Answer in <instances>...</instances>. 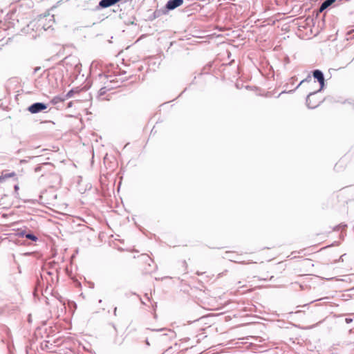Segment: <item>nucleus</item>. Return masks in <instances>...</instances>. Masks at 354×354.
Masks as SVG:
<instances>
[{
	"instance_id": "1",
	"label": "nucleus",
	"mask_w": 354,
	"mask_h": 354,
	"mask_svg": "<svg viewBox=\"0 0 354 354\" xmlns=\"http://www.w3.org/2000/svg\"><path fill=\"white\" fill-rule=\"evenodd\" d=\"M136 259L135 265L143 272H149L151 263H153L152 259L147 254H138L137 257L134 256Z\"/></svg>"
},
{
	"instance_id": "2",
	"label": "nucleus",
	"mask_w": 354,
	"mask_h": 354,
	"mask_svg": "<svg viewBox=\"0 0 354 354\" xmlns=\"http://www.w3.org/2000/svg\"><path fill=\"white\" fill-rule=\"evenodd\" d=\"M46 108H47V106L45 104L40 103V102H37V103H35V104H32L31 106H30L28 108V110L31 113H37L40 112V111H41L43 110H45Z\"/></svg>"
},
{
	"instance_id": "3",
	"label": "nucleus",
	"mask_w": 354,
	"mask_h": 354,
	"mask_svg": "<svg viewBox=\"0 0 354 354\" xmlns=\"http://www.w3.org/2000/svg\"><path fill=\"white\" fill-rule=\"evenodd\" d=\"M183 3V0H169L167 4V8L169 10H173L181 6Z\"/></svg>"
},
{
	"instance_id": "4",
	"label": "nucleus",
	"mask_w": 354,
	"mask_h": 354,
	"mask_svg": "<svg viewBox=\"0 0 354 354\" xmlns=\"http://www.w3.org/2000/svg\"><path fill=\"white\" fill-rule=\"evenodd\" d=\"M313 77L318 80L321 85V88H322L324 84V77L322 71L315 70L313 72Z\"/></svg>"
},
{
	"instance_id": "5",
	"label": "nucleus",
	"mask_w": 354,
	"mask_h": 354,
	"mask_svg": "<svg viewBox=\"0 0 354 354\" xmlns=\"http://www.w3.org/2000/svg\"><path fill=\"white\" fill-rule=\"evenodd\" d=\"M15 176H16V174L15 172L3 174L2 175L0 176V183H3L6 179L8 178H12Z\"/></svg>"
},
{
	"instance_id": "6",
	"label": "nucleus",
	"mask_w": 354,
	"mask_h": 354,
	"mask_svg": "<svg viewBox=\"0 0 354 354\" xmlns=\"http://www.w3.org/2000/svg\"><path fill=\"white\" fill-rule=\"evenodd\" d=\"M335 1V0H326L324 2L322 3L320 10L322 11L323 10L328 8L329 6H330L332 3H333Z\"/></svg>"
},
{
	"instance_id": "7",
	"label": "nucleus",
	"mask_w": 354,
	"mask_h": 354,
	"mask_svg": "<svg viewBox=\"0 0 354 354\" xmlns=\"http://www.w3.org/2000/svg\"><path fill=\"white\" fill-rule=\"evenodd\" d=\"M64 100V99H62L59 97H55L52 99L51 103H53V104H55L58 102H63Z\"/></svg>"
},
{
	"instance_id": "8",
	"label": "nucleus",
	"mask_w": 354,
	"mask_h": 354,
	"mask_svg": "<svg viewBox=\"0 0 354 354\" xmlns=\"http://www.w3.org/2000/svg\"><path fill=\"white\" fill-rule=\"evenodd\" d=\"M313 97V95H309L307 97V100H306V102H307V104L309 107L310 108H314L316 106V105H311L310 104V102H311V98Z\"/></svg>"
},
{
	"instance_id": "9",
	"label": "nucleus",
	"mask_w": 354,
	"mask_h": 354,
	"mask_svg": "<svg viewBox=\"0 0 354 354\" xmlns=\"http://www.w3.org/2000/svg\"><path fill=\"white\" fill-rule=\"evenodd\" d=\"M26 237L28 239H30L32 241H36L37 240V238L36 236H35L34 234H27L26 235Z\"/></svg>"
},
{
	"instance_id": "10",
	"label": "nucleus",
	"mask_w": 354,
	"mask_h": 354,
	"mask_svg": "<svg viewBox=\"0 0 354 354\" xmlns=\"http://www.w3.org/2000/svg\"><path fill=\"white\" fill-rule=\"evenodd\" d=\"M14 188H15V192L17 194L18 191L19 189V185H16Z\"/></svg>"
},
{
	"instance_id": "11",
	"label": "nucleus",
	"mask_w": 354,
	"mask_h": 354,
	"mask_svg": "<svg viewBox=\"0 0 354 354\" xmlns=\"http://www.w3.org/2000/svg\"><path fill=\"white\" fill-rule=\"evenodd\" d=\"M351 321H352V319H348V318H346V322L347 323H350Z\"/></svg>"
},
{
	"instance_id": "12",
	"label": "nucleus",
	"mask_w": 354,
	"mask_h": 354,
	"mask_svg": "<svg viewBox=\"0 0 354 354\" xmlns=\"http://www.w3.org/2000/svg\"><path fill=\"white\" fill-rule=\"evenodd\" d=\"M296 253L299 254V253H300V251H299V252H292L291 253V255H293V254H296Z\"/></svg>"
},
{
	"instance_id": "13",
	"label": "nucleus",
	"mask_w": 354,
	"mask_h": 354,
	"mask_svg": "<svg viewBox=\"0 0 354 354\" xmlns=\"http://www.w3.org/2000/svg\"><path fill=\"white\" fill-rule=\"evenodd\" d=\"M236 262H238V263H244V261H235Z\"/></svg>"
},
{
	"instance_id": "14",
	"label": "nucleus",
	"mask_w": 354,
	"mask_h": 354,
	"mask_svg": "<svg viewBox=\"0 0 354 354\" xmlns=\"http://www.w3.org/2000/svg\"><path fill=\"white\" fill-rule=\"evenodd\" d=\"M71 92H72V91L68 92V93L67 94V97H71Z\"/></svg>"
}]
</instances>
